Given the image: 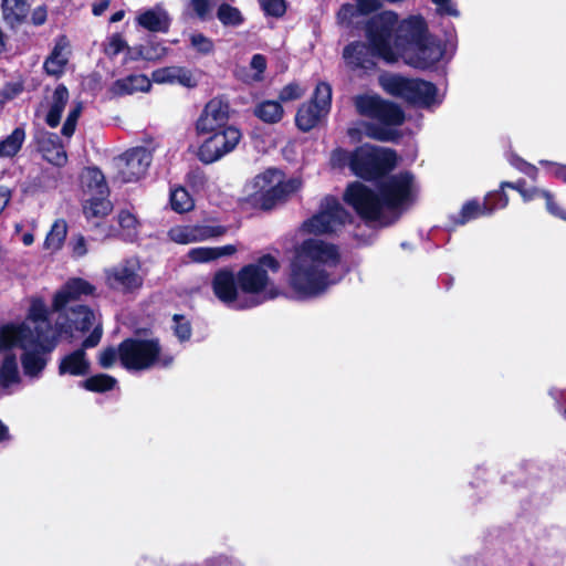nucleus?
Returning <instances> with one entry per match:
<instances>
[{
	"instance_id": "f03ea898",
	"label": "nucleus",
	"mask_w": 566,
	"mask_h": 566,
	"mask_svg": "<svg viewBox=\"0 0 566 566\" xmlns=\"http://www.w3.org/2000/svg\"><path fill=\"white\" fill-rule=\"evenodd\" d=\"M374 51L388 63L402 61L412 67H421L424 61V21L410 17L398 24L392 11L374 17L367 27Z\"/></svg>"
},
{
	"instance_id": "f8f14e48",
	"label": "nucleus",
	"mask_w": 566,
	"mask_h": 566,
	"mask_svg": "<svg viewBox=\"0 0 566 566\" xmlns=\"http://www.w3.org/2000/svg\"><path fill=\"white\" fill-rule=\"evenodd\" d=\"M151 163V154L144 147L126 150L114 159L117 177L123 182H134L145 176Z\"/></svg>"
},
{
	"instance_id": "5fc2aeb1",
	"label": "nucleus",
	"mask_w": 566,
	"mask_h": 566,
	"mask_svg": "<svg viewBox=\"0 0 566 566\" xmlns=\"http://www.w3.org/2000/svg\"><path fill=\"white\" fill-rule=\"evenodd\" d=\"M213 4L212 0H190V8L201 20H207L210 17Z\"/></svg>"
},
{
	"instance_id": "aec40b11",
	"label": "nucleus",
	"mask_w": 566,
	"mask_h": 566,
	"mask_svg": "<svg viewBox=\"0 0 566 566\" xmlns=\"http://www.w3.org/2000/svg\"><path fill=\"white\" fill-rule=\"evenodd\" d=\"M136 22L143 29L149 32H168L171 18L161 3L140 11L136 17Z\"/></svg>"
},
{
	"instance_id": "3c124183",
	"label": "nucleus",
	"mask_w": 566,
	"mask_h": 566,
	"mask_svg": "<svg viewBox=\"0 0 566 566\" xmlns=\"http://www.w3.org/2000/svg\"><path fill=\"white\" fill-rule=\"evenodd\" d=\"M436 6V13L439 17H460V11L453 0H430Z\"/></svg>"
},
{
	"instance_id": "4be33fe9",
	"label": "nucleus",
	"mask_w": 566,
	"mask_h": 566,
	"mask_svg": "<svg viewBox=\"0 0 566 566\" xmlns=\"http://www.w3.org/2000/svg\"><path fill=\"white\" fill-rule=\"evenodd\" d=\"M153 81L158 84H180L187 87L196 84L191 72L180 66H167L154 71Z\"/></svg>"
},
{
	"instance_id": "423d86ee",
	"label": "nucleus",
	"mask_w": 566,
	"mask_h": 566,
	"mask_svg": "<svg viewBox=\"0 0 566 566\" xmlns=\"http://www.w3.org/2000/svg\"><path fill=\"white\" fill-rule=\"evenodd\" d=\"M119 360L128 370L167 368L174 355L164 349L157 338H129L118 346Z\"/></svg>"
},
{
	"instance_id": "cd10ccee",
	"label": "nucleus",
	"mask_w": 566,
	"mask_h": 566,
	"mask_svg": "<svg viewBox=\"0 0 566 566\" xmlns=\"http://www.w3.org/2000/svg\"><path fill=\"white\" fill-rule=\"evenodd\" d=\"M69 54H70V45L69 42L61 38L51 55L48 57V60L44 63V67L49 74L52 75H59L63 72L67 61H69Z\"/></svg>"
},
{
	"instance_id": "864d4df0",
	"label": "nucleus",
	"mask_w": 566,
	"mask_h": 566,
	"mask_svg": "<svg viewBox=\"0 0 566 566\" xmlns=\"http://www.w3.org/2000/svg\"><path fill=\"white\" fill-rule=\"evenodd\" d=\"M305 93V88L297 83H290L285 85L280 92V99L282 102H290L301 98Z\"/></svg>"
},
{
	"instance_id": "72a5a7b5",
	"label": "nucleus",
	"mask_w": 566,
	"mask_h": 566,
	"mask_svg": "<svg viewBox=\"0 0 566 566\" xmlns=\"http://www.w3.org/2000/svg\"><path fill=\"white\" fill-rule=\"evenodd\" d=\"M379 3L377 0H357V8L352 4H345L338 12V20L342 23H352L354 17L359 12L367 14L375 11Z\"/></svg>"
},
{
	"instance_id": "37998d69",
	"label": "nucleus",
	"mask_w": 566,
	"mask_h": 566,
	"mask_svg": "<svg viewBox=\"0 0 566 566\" xmlns=\"http://www.w3.org/2000/svg\"><path fill=\"white\" fill-rule=\"evenodd\" d=\"M332 102V87L326 82H321L316 85L314 91L312 104H315L321 112L328 114Z\"/></svg>"
},
{
	"instance_id": "6e6552de",
	"label": "nucleus",
	"mask_w": 566,
	"mask_h": 566,
	"mask_svg": "<svg viewBox=\"0 0 566 566\" xmlns=\"http://www.w3.org/2000/svg\"><path fill=\"white\" fill-rule=\"evenodd\" d=\"M397 163L396 154L382 147L363 145L352 153L350 169L364 179H375L391 170Z\"/></svg>"
},
{
	"instance_id": "9d476101",
	"label": "nucleus",
	"mask_w": 566,
	"mask_h": 566,
	"mask_svg": "<svg viewBox=\"0 0 566 566\" xmlns=\"http://www.w3.org/2000/svg\"><path fill=\"white\" fill-rule=\"evenodd\" d=\"M242 138L241 130L232 125L205 136L198 147L197 157L206 164H213L234 151Z\"/></svg>"
},
{
	"instance_id": "49530a36",
	"label": "nucleus",
	"mask_w": 566,
	"mask_h": 566,
	"mask_svg": "<svg viewBox=\"0 0 566 566\" xmlns=\"http://www.w3.org/2000/svg\"><path fill=\"white\" fill-rule=\"evenodd\" d=\"M190 46L202 55L211 54L214 51L213 41L202 33L195 32L189 35Z\"/></svg>"
},
{
	"instance_id": "052dcab7",
	"label": "nucleus",
	"mask_w": 566,
	"mask_h": 566,
	"mask_svg": "<svg viewBox=\"0 0 566 566\" xmlns=\"http://www.w3.org/2000/svg\"><path fill=\"white\" fill-rule=\"evenodd\" d=\"M126 48V43L120 35H113L106 48L105 52L109 56H115Z\"/></svg>"
},
{
	"instance_id": "a19ab883",
	"label": "nucleus",
	"mask_w": 566,
	"mask_h": 566,
	"mask_svg": "<svg viewBox=\"0 0 566 566\" xmlns=\"http://www.w3.org/2000/svg\"><path fill=\"white\" fill-rule=\"evenodd\" d=\"M171 209L178 213L190 211L195 207V202L185 188H176L170 192Z\"/></svg>"
},
{
	"instance_id": "4468645a",
	"label": "nucleus",
	"mask_w": 566,
	"mask_h": 566,
	"mask_svg": "<svg viewBox=\"0 0 566 566\" xmlns=\"http://www.w3.org/2000/svg\"><path fill=\"white\" fill-rule=\"evenodd\" d=\"M106 284L117 291L133 292L142 287L140 264L136 259L125 260L104 271Z\"/></svg>"
},
{
	"instance_id": "bb28decb",
	"label": "nucleus",
	"mask_w": 566,
	"mask_h": 566,
	"mask_svg": "<svg viewBox=\"0 0 566 566\" xmlns=\"http://www.w3.org/2000/svg\"><path fill=\"white\" fill-rule=\"evenodd\" d=\"M69 102V91L64 85H59L50 101L49 111L45 117L46 124L50 127H56L61 122V116L64 111L66 103Z\"/></svg>"
},
{
	"instance_id": "6e6d98bb",
	"label": "nucleus",
	"mask_w": 566,
	"mask_h": 566,
	"mask_svg": "<svg viewBox=\"0 0 566 566\" xmlns=\"http://www.w3.org/2000/svg\"><path fill=\"white\" fill-rule=\"evenodd\" d=\"M70 248L72 251V256L75 259L83 258L86 255L88 249H87V242L85 238L81 234L74 235L70 241Z\"/></svg>"
},
{
	"instance_id": "5701e85b",
	"label": "nucleus",
	"mask_w": 566,
	"mask_h": 566,
	"mask_svg": "<svg viewBox=\"0 0 566 566\" xmlns=\"http://www.w3.org/2000/svg\"><path fill=\"white\" fill-rule=\"evenodd\" d=\"M81 184L87 197L108 195L104 175L97 168H85L81 174Z\"/></svg>"
},
{
	"instance_id": "39448f33",
	"label": "nucleus",
	"mask_w": 566,
	"mask_h": 566,
	"mask_svg": "<svg viewBox=\"0 0 566 566\" xmlns=\"http://www.w3.org/2000/svg\"><path fill=\"white\" fill-rule=\"evenodd\" d=\"M280 269L279 261L272 255H263L258 261L242 266L237 273L245 308H251L261 303L279 296L280 291L271 280L269 273H276Z\"/></svg>"
},
{
	"instance_id": "ddd939ff",
	"label": "nucleus",
	"mask_w": 566,
	"mask_h": 566,
	"mask_svg": "<svg viewBox=\"0 0 566 566\" xmlns=\"http://www.w3.org/2000/svg\"><path fill=\"white\" fill-rule=\"evenodd\" d=\"M355 106L359 114L373 117L386 126H397L403 120L401 109L392 103L385 102L377 95L356 97Z\"/></svg>"
},
{
	"instance_id": "c756f323",
	"label": "nucleus",
	"mask_w": 566,
	"mask_h": 566,
	"mask_svg": "<svg viewBox=\"0 0 566 566\" xmlns=\"http://www.w3.org/2000/svg\"><path fill=\"white\" fill-rule=\"evenodd\" d=\"M56 139L57 137L55 135H48L46 137H43L39 142L40 150L50 164L62 167L66 164L67 156L64 147L59 144Z\"/></svg>"
},
{
	"instance_id": "8fccbe9b",
	"label": "nucleus",
	"mask_w": 566,
	"mask_h": 566,
	"mask_svg": "<svg viewBox=\"0 0 566 566\" xmlns=\"http://www.w3.org/2000/svg\"><path fill=\"white\" fill-rule=\"evenodd\" d=\"M172 329H174L176 337L180 342H186L191 336L190 323L184 316H179V315L174 316Z\"/></svg>"
},
{
	"instance_id": "4c0bfd02",
	"label": "nucleus",
	"mask_w": 566,
	"mask_h": 566,
	"mask_svg": "<svg viewBox=\"0 0 566 566\" xmlns=\"http://www.w3.org/2000/svg\"><path fill=\"white\" fill-rule=\"evenodd\" d=\"M25 339V333L21 327L11 323H6L0 326V353L8 347L21 343Z\"/></svg>"
},
{
	"instance_id": "f3484780",
	"label": "nucleus",
	"mask_w": 566,
	"mask_h": 566,
	"mask_svg": "<svg viewBox=\"0 0 566 566\" xmlns=\"http://www.w3.org/2000/svg\"><path fill=\"white\" fill-rule=\"evenodd\" d=\"M102 337L101 324H96L91 335L83 342V348L77 349L62 358L60 363V374H69L72 376H83L90 370V361L86 358L85 348L95 347Z\"/></svg>"
},
{
	"instance_id": "a18cd8bd",
	"label": "nucleus",
	"mask_w": 566,
	"mask_h": 566,
	"mask_svg": "<svg viewBox=\"0 0 566 566\" xmlns=\"http://www.w3.org/2000/svg\"><path fill=\"white\" fill-rule=\"evenodd\" d=\"M118 224L127 238H134L139 229V221L129 210H122L118 213Z\"/></svg>"
},
{
	"instance_id": "a211bd4d",
	"label": "nucleus",
	"mask_w": 566,
	"mask_h": 566,
	"mask_svg": "<svg viewBox=\"0 0 566 566\" xmlns=\"http://www.w3.org/2000/svg\"><path fill=\"white\" fill-rule=\"evenodd\" d=\"M227 229L222 226L211 224H185L171 228L168 235L171 241L178 244H190L221 237Z\"/></svg>"
},
{
	"instance_id": "20e7f679",
	"label": "nucleus",
	"mask_w": 566,
	"mask_h": 566,
	"mask_svg": "<svg viewBox=\"0 0 566 566\" xmlns=\"http://www.w3.org/2000/svg\"><path fill=\"white\" fill-rule=\"evenodd\" d=\"M415 192L413 178L405 172L388 178L380 186L379 195L360 182H353L347 187L344 200L365 219L387 221L411 205Z\"/></svg>"
},
{
	"instance_id": "393cba45",
	"label": "nucleus",
	"mask_w": 566,
	"mask_h": 566,
	"mask_svg": "<svg viewBox=\"0 0 566 566\" xmlns=\"http://www.w3.org/2000/svg\"><path fill=\"white\" fill-rule=\"evenodd\" d=\"M439 80L437 83L427 80V111H433L439 107L447 95L448 91V70L441 69V72H437Z\"/></svg>"
},
{
	"instance_id": "473e14b6",
	"label": "nucleus",
	"mask_w": 566,
	"mask_h": 566,
	"mask_svg": "<svg viewBox=\"0 0 566 566\" xmlns=\"http://www.w3.org/2000/svg\"><path fill=\"white\" fill-rule=\"evenodd\" d=\"M67 234V224L65 220L57 219L52 224L43 242V249L51 253L60 251L64 244Z\"/></svg>"
},
{
	"instance_id": "79ce46f5",
	"label": "nucleus",
	"mask_w": 566,
	"mask_h": 566,
	"mask_svg": "<svg viewBox=\"0 0 566 566\" xmlns=\"http://www.w3.org/2000/svg\"><path fill=\"white\" fill-rule=\"evenodd\" d=\"M482 202L485 205L488 214L491 216L496 210L504 209L509 205V196L505 189L500 187L497 190L488 192Z\"/></svg>"
},
{
	"instance_id": "9b49d317",
	"label": "nucleus",
	"mask_w": 566,
	"mask_h": 566,
	"mask_svg": "<svg viewBox=\"0 0 566 566\" xmlns=\"http://www.w3.org/2000/svg\"><path fill=\"white\" fill-rule=\"evenodd\" d=\"M350 221V214L340 203L332 197L325 198L319 211L303 223L302 230L306 233L323 234L338 231Z\"/></svg>"
},
{
	"instance_id": "2f4dec72",
	"label": "nucleus",
	"mask_w": 566,
	"mask_h": 566,
	"mask_svg": "<svg viewBox=\"0 0 566 566\" xmlns=\"http://www.w3.org/2000/svg\"><path fill=\"white\" fill-rule=\"evenodd\" d=\"M327 114L312 103L303 104L296 114V125L303 132L314 128Z\"/></svg>"
},
{
	"instance_id": "c85d7f7f",
	"label": "nucleus",
	"mask_w": 566,
	"mask_h": 566,
	"mask_svg": "<svg viewBox=\"0 0 566 566\" xmlns=\"http://www.w3.org/2000/svg\"><path fill=\"white\" fill-rule=\"evenodd\" d=\"M237 252V248L232 244L223 247H199L189 250L188 258L192 262L203 263L218 260L222 256L232 255Z\"/></svg>"
},
{
	"instance_id": "a878e982",
	"label": "nucleus",
	"mask_w": 566,
	"mask_h": 566,
	"mask_svg": "<svg viewBox=\"0 0 566 566\" xmlns=\"http://www.w3.org/2000/svg\"><path fill=\"white\" fill-rule=\"evenodd\" d=\"M367 39H369L367 36ZM369 45H366L360 42L352 43L344 49L343 57L346 63L352 67H365L369 62L368 56L378 54L375 53L373 44L370 40H368Z\"/></svg>"
},
{
	"instance_id": "0e129e2a",
	"label": "nucleus",
	"mask_w": 566,
	"mask_h": 566,
	"mask_svg": "<svg viewBox=\"0 0 566 566\" xmlns=\"http://www.w3.org/2000/svg\"><path fill=\"white\" fill-rule=\"evenodd\" d=\"M545 190L546 189H541V188H537V187L526 188L522 192L521 197H522L524 202H530V201H533V200H536V199H542Z\"/></svg>"
},
{
	"instance_id": "e2e57ef3",
	"label": "nucleus",
	"mask_w": 566,
	"mask_h": 566,
	"mask_svg": "<svg viewBox=\"0 0 566 566\" xmlns=\"http://www.w3.org/2000/svg\"><path fill=\"white\" fill-rule=\"evenodd\" d=\"M539 164L542 166H551L553 168V176L566 184V165H560L548 160H539Z\"/></svg>"
},
{
	"instance_id": "7c9ffc66",
	"label": "nucleus",
	"mask_w": 566,
	"mask_h": 566,
	"mask_svg": "<svg viewBox=\"0 0 566 566\" xmlns=\"http://www.w3.org/2000/svg\"><path fill=\"white\" fill-rule=\"evenodd\" d=\"M0 355L4 357L0 366V387L7 389L20 381L18 363L11 350L0 353Z\"/></svg>"
},
{
	"instance_id": "e433bc0d",
	"label": "nucleus",
	"mask_w": 566,
	"mask_h": 566,
	"mask_svg": "<svg viewBox=\"0 0 566 566\" xmlns=\"http://www.w3.org/2000/svg\"><path fill=\"white\" fill-rule=\"evenodd\" d=\"M283 107L279 102L275 101H264L260 103L255 109L254 114L265 123H277L283 117Z\"/></svg>"
},
{
	"instance_id": "f257e3e1",
	"label": "nucleus",
	"mask_w": 566,
	"mask_h": 566,
	"mask_svg": "<svg viewBox=\"0 0 566 566\" xmlns=\"http://www.w3.org/2000/svg\"><path fill=\"white\" fill-rule=\"evenodd\" d=\"M95 287L78 277L69 280L52 298L51 313L55 315L54 327L50 325L49 310L43 298L29 300L27 319L13 323L25 333V339L6 349H24L22 366L25 375L38 376L45 366L43 354L56 345L60 336L74 337V332H85L95 324V314L85 305L78 304L82 295H91ZM4 353V350L2 352Z\"/></svg>"
},
{
	"instance_id": "338daca9",
	"label": "nucleus",
	"mask_w": 566,
	"mask_h": 566,
	"mask_svg": "<svg viewBox=\"0 0 566 566\" xmlns=\"http://www.w3.org/2000/svg\"><path fill=\"white\" fill-rule=\"evenodd\" d=\"M501 188L516 190L522 196V192L526 189V181L523 178H520L516 181H502Z\"/></svg>"
},
{
	"instance_id": "ea45409f",
	"label": "nucleus",
	"mask_w": 566,
	"mask_h": 566,
	"mask_svg": "<svg viewBox=\"0 0 566 566\" xmlns=\"http://www.w3.org/2000/svg\"><path fill=\"white\" fill-rule=\"evenodd\" d=\"M117 380L106 374H98L85 379L82 385L88 391L105 392L115 388Z\"/></svg>"
},
{
	"instance_id": "69168bd1",
	"label": "nucleus",
	"mask_w": 566,
	"mask_h": 566,
	"mask_svg": "<svg viewBox=\"0 0 566 566\" xmlns=\"http://www.w3.org/2000/svg\"><path fill=\"white\" fill-rule=\"evenodd\" d=\"M367 135L371 138L379 140H389L392 137V133L390 129L377 127H370L367 132Z\"/></svg>"
},
{
	"instance_id": "774afa93",
	"label": "nucleus",
	"mask_w": 566,
	"mask_h": 566,
	"mask_svg": "<svg viewBox=\"0 0 566 566\" xmlns=\"http://www.w3.org/2000/svg\"><path fill=\"white\" fill-rule=\"evenodd\" d=\"M210 564L212 566H241L238 560L228 557H218L211 560Z\"/></svg>"
},
{
	"instance_id": "09e8293b",
	"label": "nucleus",
	"mask_w": 566,
	"mask_h": 566,
	"mask_svg": "<svg viewBox=\"0 0 566 566\" xmlns=\"http://www.w3.org/2000/svg\"><path fill=\"white\" fill-rule=\"evenodd\" d=\"M542 199L545 201L546 211L560 220L566 221V210H564L557 202L556 197L549 190H545Z\"/></svg>"
},
{
	"instance_id": "603ef678",
	"label": "nucleus",
	"mask_w": 566,
	"mask_h": 566,
	"mask_svg": "<svg viewBox=\"0 0 566 566\" xmlns=\"http://www.w3.org/2000/svg\"><path fill=\"white\" fill-rule=\"evenodd\" d=\"M250 69L252 74L250 75V80L254 82H260L263 80V73L266 70V59L262 54H254L250 62Z\"/></svg>"
},
{
	"instance_id": "6ab92c4d",
	"label": "nucleus",
	"mask_w": 566,
	"mask_h": 566,
	"mask_svg": "<svg viewBox=\"0 0 566 566\" xmlns=\"http://www.w3.org/2000/svg\"><path fill=\"white\" fill-rule=\"evenodd\" d=\"M380 85L388 94L409 103H418L423 96V83L418 80L385 75L380 77Z\"/></svg>"
},
{
	"instance_id": "b1692460",
	"label": "nucleus",
	"mask_w": 566,
	"mask_h": 566,
	"mask_svg": "<svg viewBox=\"0 0 566 566\" xmlns=\"http://www.w3.org/2000/svg\"><path fill=\"white\" fill-rule=\"evenodd\" d=\"M151 83L146 75L137 74L115 81L111 86L114 95L134 94L136 92H147Z\"/></svg>"
},
{
	"instance_id": "4d7b16f0",
	"label": "nucleus",
	"mask_w": 566,
	"mask_h": 566,
	"mask_svg": "<svg viewBox=\"0 0 566 566\" xmlns=\"http://www.w3.org/2000/svg\"><path fill=\"white\" fill-rule=\"evenodd\" d=\"M260 3L266 14L280 17L285 12L284 0H260Z\"/></svg>"
},
{
	"instance_id": "2eb2a0df",
	"label": "nucleus",
	"mask_w": 566,
	"mask_h": 566,
	"mask_svg": "<svg viewBox=\"0 0 566 566\" xmlns=\"http://www.w3.org/2000/svg\"><path fill=\"white\" fill-rule=\"evenodd\" d=\"M230 120L229 104L221 98L210 99L196 122V132L199 136L222 130L232 126Z\"/></svg>"
},
{
	"instance_id": "1a4fd4ad",
	"label": "nucleus",
	"mask_w": 566,
	"mask_h": 566,
	"mask_svg": "<svg viewBox=\"0 0 566 566\" xmlns=\"http://www.w3.org/2000/svg\"><path fill=\"white\" fill-rule=\"evenodd\" d=\"M458 46L457 32L452 22L448 21L439 30L427 28V72L448 70V64L455 55Z\"/></svg>"
},
{
	"instance_id": "c03bdc74",
	"label": "nucleus",
	"mask_w": 566,
	"mask_h": 566,
	"mask_svg": "<svg viewBox=\"0 0 566 566\" xmlns=\"http://www.w3.org/2000/svg\"><path fill=\"white\" fill-rule=\"evenodd\" d=\"M217 15L223 25L237 27L243 21L241 12L229 4H221L218 9Z\"/></svg>"
},
{
	"instance_id": "13d9d810",
	"label": "nucleus",
	"mask_w": 566,
	"mask_h": 566,
	"mask_svg": "<svg viewBox=\"0 0 566 566\" xmlns=\"http://www.w3.org/2000/svg\"><path fill=\"white\" fill-rule=\"evenodd\" d=\"M119 358L118 349L113 347L103 349L98 355V364L103 368H111L115 361Z\"/></svg>"
},
{
	"instance_id": "dca6fc26",
	"label": "nucleus",
	"mask_w": 566,
	"mask_h": 566,
	"mask_svg": "<svg viewBox=\"0 0 566 566\" xmlns=\"http://www.w3.org/2000/svg\"><path fill=\"white\" fill-rule=\"evenodd\" d=\"M212 291L214 296L223 304L244 310V302L237 281V274L232 271L223 269L218 271L212 279Z\"/></svg>"
},
{
	"instance_id": "412c9836",
	"label": "nucleus",
	"mask_w": 566,
	"mask_h": 566,
	"mask_svg": "<svg viewBox=\"0 0 566 566\" xmlns=\"http://www.w3.org/2000/svg\"><path fill=\"white\" fill-rule=\"evenodd\" d=\"M481 217H489L485 205L478 198L467 200L459 212L449 216V227L457 229Z\"/></svg>"
},
{
	"instance_id": "de8ad7c7",
	"label": "nucleus",
	"mask_w": 566,
	"mask_h": 566,
	"mask_svg": "<svg viewBox=\"0 0 566 566\" xmlns=\"http://www.w3.org/2000/svg\"><path fill=\"white\" fill-rule=\"evenodd\" d=\"M82 109H83V106L81 103H76L71 107V109L67 114V117L62 127L63 136L70 138L74 134L76 123L82 113Z\"/></svg>"
},
{
	"instance_id": "c9c22d12",
	"label": "nucleus",
	"mask_w": 566,
	"mask_h": 566,
	"mask_svg": "<svg viewBox=\"0 0 566 566\" xmlns=\"http://www.w3.org/2000/svg\"><path fill=\"white\" fill-rule=\"evenodd\" d=\"M28 0H2V11L6 21L11 24L22 21L29 13Z\"/></svg>"
},
{
	"instance_id": "f704fd0d",
	"label": "nucleus",
	"mask_w": 566,
	"mask_h": 566,
	"mask_svg": "<svg viewBox=\"0 0 566 566\" xmlns=\"http://www.w3.org/2000/svg\"><path fill=\"white\" fill-rule=\"evenodd\" d=\"M112 210V203L107 196H92L86 199L84 213L87 219H99L106 217Z\"/></svg>"
},
{
	"instance_id": "bf43d9fd",
	"label": "nucleus",
	"mask_w": 566,
	"mask_h": 566,
	"mask_svg": "<svg viewBox=\"0 0 566 566\" xmlns=\"http://www.w3.org/2000/svg\"><path fill=\"white\" fill-rule=\"evenodd\" d=\"M513 165L517 170L530 177L532 180L535 181L537 179L538 169L533 164H530L523 158L518 157L514 160Z\"/></svg>"
},
{
	"instance_id": "58836bf2",
	"label": "nucleus",
	"mask_w": 566,
	"mask_h": 566,
	"mask_svg": "<svg viewBox=\"0 0 566 566\" xmlns=\"http://www.w3.org/2000/svg\"><path fill=\"white\" fill-rule=\"evenodd\" d=\"M25 138L24 130L15 128L0 142V157H13L21 148Z\"/></svg>"
},
{
	"instance_id": "0eeeda50",
	"label": "nucleus",
	"mask_w": 566,
	"mask_h": 566,
	"mask_svg": "<svg viewBox=\"0 0 566 566\" xmlns=\"http://www.w3.org/2000/svg\"><path fill=\"white\" fill-rule=\"evenodd\" d=\"M302 186L297 178L286 179L277 169H268L256 175L245 186L247 195L264 209H271L275 203L285 200Z\"/></svg>"
},
{
	"instance_id": "7ed1b4c3",
	"label": "nucleus",
	"mask_w": 566,
	"mask_h": 566,
	"mask_svg": "<svg viewBox=\"0 0 566 566\" xmlns=\"http://www.w3.org/2000/svg\"><path fill=\"white\" fill-rule=\"evenodd\" d=\"M339 260L337 248L321 239L304 240L290 264L287 284L295 297L311 298L322 294L331 284L329 270Z\"/></svg>"
},
{
	"instance_id": "680f3d73",
	"label": "nucleus",
	"mask_w": 566,
	"mask_h": 566,
	"mask_svg": "<svg viewBox=\"0 0 566 566\" xmlns=\"http://www.w3.org/2000/svg\"><path fill=\"white\" fill-rule=\"evenodd\" d=\"M350 158L352 154L338 148L332 153L331 163L334 167H343L345 165H348L350 167Z\"/></svg>"
}]
</instances>
